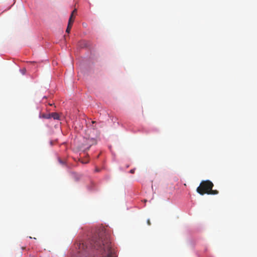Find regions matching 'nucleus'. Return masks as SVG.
I'll list each match as a JSON object with an SVG mask.
<instances>
[{"instance_id":"f257e3e1","label":"nucleus","mask_w":257,"mask_h":257,"mask_svg":"<svg viewBox=\"0 0 257 257\" xmlns=\"http://www.w3.org/2000/svg\"><path fill=\"white\" fill-rule=\"evenodd\" d=\"M213 183L210 180L202 181L199 186L197 187L196 191L201 195L205 194H208L209 191L213 188Z\"/></svg>"},{"instance_id":"f03ea898","label":"nucleus","mask_w":257,"mask_h":257,"mask_svg":"<svg viewBox=\"0 0 257 257\" xmlns=\"http://www.w3.org/2000/svg\"><path fill=\"white\" fill-rule=\"evenodd\" d=\"M84 140H85V141H84L83 145L84 146H87L86 150H88L91 146L96 144V140L93 138L88 137L87 138H84Z\"/></svg>"},{"instance_id":"7ed1b4c3","label":"nucleus","mask_w":257,"mask_h":257,"mask_svg":"<svg viewBox=\"0 0 257 257\" xmlns=\"http://www.w3.org/2000/svg\"><path fill=\"white\" fill-rule=\"evenodd\" d=\"M75 248L77 250L78 252H82L83 251H86L88 249V246L86 242H79L77 243L75 245Z\"/></svg>"},{"instance_id":"20e7f679","label":"nucleus","mask_w":257,"mask_h":257,"mask_svg":"<svg viewBox=\"0 0 257 257\" xmlns=\"http://www.w3.org/2000/svg\"><path fill=\"white\" fill-rule=\"evenodd\" d=\"M51 115V117H53L54 119H59L60 116L58 113L56 112H52L50 113Z\"/></svg>"},{"instance_id":"39448f33","label":"nucleus","mask_w":257,"mask_h":257,"mask_svg":"<svg viewBox=\"0 0 257 257\" xmlns=\"http://www.w3.org/2000/svg\"><path fill=\"white\" fill-rule=\"evenodd\" d=\"M74 21V18L72 16V15H71V16L69 18V19L68 25H72Z\"/></svg>"},{"instance_id":"423d86ee","label":"nucleus","mask_w":257,"mask_h":257,"mask_svg":"<svg viewBox=\"0 0 257 257\" xmlns=\"http://www.w3.org/2000/svg\"><path fill=\"white\" fill-rule=\"evenodd\" d=\"M218 193V191L216 190H211L209 191L208 194H211V195H216Z\"/></svg>"},{"instance_id":"0eeeda50","label":"nucleus","mask_w":257,"mask_h":257,"mask_svg":"<svg viewBox=\"0 0 257 257\" xmlns=\"http://www.w3.org/2000/svg\"><path fill=\"white\" fill-rule=\"evenodd\" d=\"M42 117L44 118H51L50 114H43L42 115Z\"/></svg>"},{"instance_id":"6e6552de","label":"nucleus","mask_w":257,"mask_h":257,"mask_svg":"<svg viewBox=\"0 0 257 257\" xmlns=\"http://www.w3.org/2000/svg\"><path fill=\"white\" fill-rule=\"evenodd\" d=\"M72 25H68L67 28L66 29V32L67 33H69L72 28Z\"/></svg>"},{"instance_id":"1a4fd4ad","label":"nucleus","mask_w":257,"mask_h":257,"mask_svg":"<svg viewBox=\"0 0 257 257\" xmlns=\"http://www.w3.org/2000/svg\"><path fill=\"white\" fill-rule=\"evenodd\" d=\"M76 12H77L76 9L72 11V13H71V15H72V16H73L74 14L75 13H76Z\"/></svg>"},{"instance_id":"9d476101","label":"nucleus","mask_w":257,"mask_h":257,"mask_svg":"<svg viewBox=\"0 0 257 257\" xmlns=\"http://www.w3.org/2000/svg\"><path fill=\"white\" fill-rule=\"evenodd\" d=\"M147 224H148V225H151V224L150 220L149 219H148V220H147Z\"/></svg>"},{"instance_id":"9b49d317","label":"nucleus","mask_w":257,"mask_h":257,"mask_svg":"<svg viewBox=\"0 0 257 257\" xmlns=\"http://www.w3.org/2000/svg\"><path fill=\"white\" fill-rule=\"evenodd\" d=\"M135 169H132V170H130V173H131L133 174V173H135Z\"/></svg>"},{"instance_id":"f8f14e48","label":"nucleus","mask_w":257,"mask_h":257,"mask_svg":"<svg viewBox=\"0 0 257 257\" xmlns=\"http://www.w3.org/2000/svg\"><path fill=\"white\" fill-rule=\"evenodd\" d=\"M95 171H96V172H99V171H100V170H99V169H98V168H96V169H95Z\"/></svg>"},{"instance_id":"ddd939ff","label":"nucleus","mask_w":257,"mask_h":257,"mask_svg":"<svg viewBox=\"0 0 257 257\" xmlns=\"http://www.w3.org/2000/svg\"><path fill=\"white\" fill-rule=\"evenodd\" d=\"M92 128L93 130H95V129H96V127H95V126L92 125Z\"/></svg>"},{"instance_id":"4468645a","label":"nucleus","mask_w":257,"mask_h":257,"mask_svg":"<svg viewBox=\"0 0 257 257\" xmlns=\"http://www.w3.org/2000/svg\"><path fill=\"white\" fill-rule=\"evenodd\" d=\"M91 123H92V124H94V123H96V121H91Z\"/></svg>"},{"instance_id":"2eb2a0df","label":"nucleus","mask_w":257,"mask_h":257,"mask_svg":"<svg viewBox=\"0 0 257 257\" xmlns=\"http://www.w3.org/2000/svg\"><path fill=\"white\" fill-rule=\"evenodd\" d=\"M87 162H84L82 161V163H86Z\"/></svg>"}]
</instances>
